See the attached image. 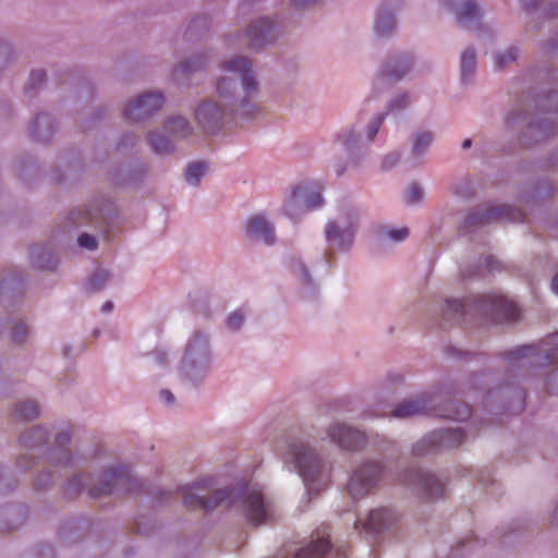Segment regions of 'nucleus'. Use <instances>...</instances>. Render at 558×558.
<instances>
[{"mask_svg":"<svg viewBox=\"0 0 558 558\" xmlns=\"http://www.w3.org/2000/svg\"><path fill=\"white\" fill-rule=\"evenodd\" d=\"M546 352L545 360L553 362L558 357V332L546 339L542 345H522L505 354L509 362H517L524 357H531Z\"/></svg>","mask_w":558,"mask_h":558,"instance_id":"nucleus-7","label":"nucleus"},{"mask_svg":"<svg viewBox=\"0 0 558 558\" xmlns=\"http://www.w3.org/2000/svg\"><path fill=\"white\" fill-rule=\"evenodd\" d=\"M395 27V19L391 14L388 13H379L375 24V32L378 35H387Z\"/></svg>","mask_w":558,"mask_h":558,"instance_id":"nucleus-24","label":"nucleus"},{"mask_svg":"<svg viewBox=\"0 0 558 558\" xmlns=\"http://www.w3.org/2000/svg\"><path fill=\"white\" fill-rule=\"evenodd\" d=\"M77 241L81 247L87 250H95L97 247V240L87 233L81 234Z\"/></svg>","mask_w":558,"mask_h":558,"instance_id":"nucleus-35","label":"nucleus"},{"mask_svg":"<svg viewBox=\"0 0 558 558\" xmlns=\"http://www.w3.org/2000/svg\"><path fill=\"white\" fill-rule=\"evenodd\" d=\"M275 451L286 464H291L302 476L308 493L316 490V482L327 486V476L322 472V464L317 456L300 437L287 436L278 440Z\"/></svg>","mask_w":558,"mask_h":558,"instance_id":"nucleus-2","label":"nucleus"},{"mask_svg":"<svg viewBox=\"0 0 558 558\" xmlns=\"http://www.w3.org/2000/svg\"><path fill=\"white\" fill-rule=\"evenodd\" d=\"M329 437L331 442L348 450L360 449L366 441L363 433L338 424L330 427Z\"/></svg>","mask_w":558,"mask_h":558,"instance_id":"nucleus-8","label":"nucleus"},{"mask_svg":"<svg viewBox=\"0 0 558 558\" xmlns=\"http://www.w3.org/2000/svg\"><path fill=\"white\" fill-rule=\"evenodd\" d=\"M422 197H423V191L416 184L410 185L404 195V199L408 204L417 203Z\"/></svg>","mask_w":558,"mask_h":558,"instance_id":"nucleus-30","label":"nucleus"},{"mask_svg":"<svg viewBox=\"0 0 558 558\" xmlns=\"http://www.w3.org/2000/svg\"><path fill=\"white\" fill-rule=\"evenodd\" d=\"M108 278V275L106 272H99L95 275L90 281H89V288L90 290H99L105 284L106 280Z\"/></svg>","mask_w":558,"mask_h":558,"instance_id":"nucleus-36","label":"nucleus"},{"mask_svg":"<svg viewBox=\"0 0 558 558\" xmlns=\"http://www.w3.org/2000/svg\"><path fill=\"white\" fill-rule=\"evenodd\" d=\"M480 16H481V13H480L477 5L471 0L464 1L461 4V8L458 12V20L461 23H464V22H468L471 20H476Z\"/></svg>","mask_w":558,"mask_h":558,"instance_id":"nucleus-23","label":"nucleus"},{"mask_svg":"<svg viewBox=\"0 0 558 558\" xmlns=\"http://www.w3.org/2000/svg\"><path fill=\"white\" fill-rule=\"evenodd\" d=\"M304 278L306 279L307 278V271L304 270Z\"/></svg>","mask_w":558,"mask_h":558,"instance_id":"nucleus-51","label":"nucleus"},{"mask_svg":"<svg viewBox=\"0 0 558 558\" xmlns=\"http://www.w3.org/2000/svg\"><path fill=\"white\" fill-rule=\"evenodd\" d=\"M400 159L399 154L387 155L383 160L384 168H390L396 165Z\"/></svg>","mask_w":558,"mask_h":558,"instance_id":"nucleus-41","label":"nucleus"},{"mask_svg":"<svg viewBox=\"0 0 558 558\" xmlns=\"http://www.w3.org/2000/svg\"><path fill=\"white\" fill-rule=\"evenodd\" d=\"M113 307L112 302L108 301L102 305V312H110Z\"/></svg>","mask_w":558,"mask_h":558,"instance_id":"nucleus-46","label":"nucleus"},{"mask_svg":"<svg viewBox=\"0 0 558 558\" xmlns=\"http://www.w3.org/2000/svg\"><path fill=\"white\" fill-rule=\"evenodd\" d=\"M165 131L167 136L153 133L149 137L151 148L157 154H168L173 149L171 138L186 136L190 133L187 121L182 117L171 118L166 122Z\"/></svg>","mask_w":558,"mask_h":558,"instance_id":"nucleus-5","label":"nucleus"},{"mask_svg":"<svg viewBox=\"0 0 558 558\" xmlns=\"http://www.w3.org/2000/svg\"><path fill=\"white\" fill-rule=\"evenodd\" d=\"M161 397H162V398H163L168 403H171V402H173V400H174V397H173L172 392H171V391H169V390H162V391H161Z\"/></svg>","mask_w":558,"mask_h":558,"instance_id":"nucleus-44","label":"nucleus"},{"mask_svg":"<svg viewBox=\"0 0 558 558\" xmlns=\"http://www.w3.org/2000/svg\"><path fill=\"white\" fill-rule=\"evenodd\" d=\"M388 236L393 241H401L408 236V229L400 228V229L390 230L388 232Z\"/></svg>","mask_w":558,"mask_h":558,"instance_id":"nucleus-39","label":"nucleus"},{"mask_svg":"<svg viewBox=\"0 0 558 558\" xmlns=\"http://www.w3.org/2000/svg\"><path fill=\"white\" fill-rule=\"evenodd\" d=\"M46 74L44 71H33L29 76L28 84L26 86L27 89H34L36 86L43 84L45 82Z\"/></svg>","mask_w":558,"mask_h":558,"instance_id":"nucleus-32","label":"nucleus"},{"mask_svg":"<svg viewBox=\"0 0 558 558\" xmlns=\"http://www.w3.org/2000/svg\"><path fill=\"white\" fill-rule=\"evenodd\" d=\"M26 335V326L21 324L14 328L13 337L16 341L21 342Z\"/></svg>","mask_w":558,"mask_h":558,"instance_id":"nucleus-42","label":"nucleus"},{"mask_svg":"<svg viewBox=\"0 0 558 558\" xmlns=\"http://www.w3.org/2000/svg\"><path fill=\"white\" fill-rule=\"evenodd\" d=\"M252 63L246 58H236L225 63L223 70L230 76L221 77L217 83V92L221 97L229 96L230 92L238 86V81L241 82L243 90V98L239 106L242 109V114H250L251 112L245 108L250 105L251 99L257 93V82L252 73Z\"/></svg>","mask_w":558,"mask_h":558,"instance_id":"nucleus-3","label":"nucleus"},{"mask_svg":"<svg viewBox=\"0 0 558 558\" xmlns=\"http://www.w3.org/2000/svg\"><path fill=\"white\" fill-rule=\"evenodd\" d=\"M71 437H70V434L69 433H61L57 436V439L56 441L58 442V445H64V444H68L70 441Z\"/></svg>","mask_w":558,"mask_h":558,"instance_id":"nucleus-43","label":"nucleus"},{"mask_svg":"<svg viewBox=\"0 0 558 558\" xmlns=\"http://www.w3.org/2000/svg\"><path fill=\"white\" fill-rule=\"evenodd\" d=\"M475 69V52L473 49H466L461 56V74L462 78L472 74Z\"/></svg>","mask_w":558,"mask_h":558,"instance_id":"nucleus-26","label":"nucleus"},{"mask_svg":"<svg viewBox=\"0 0 558 558\" xmlns=\"http://www.w3.org/2000/svg\"><path fill=\"white\" fill-rule=\"evenodd\" d=\"M384 119H385V116L384 114H379V116L376 117V119L369 125V130H368V140L369 141H374V138H375L379 128L381 126V124L384 122Z\"/></svg>","mask_w":558,"mask_h":558,"instance_id":"nucleus-37","label":"nucleus"},{"mask_svg":"<svg viewBox=\"0 0 558 558\" xmlns=\"http://www.w3.org/2000/svg\"><path fill=\"white\" fill-rule=\"evenodd\" d=\"M409 63L388 65L384 72V75L390 80H399L409 71Z\"/></svg>","mask_w":558,"mask_h":558,"instance_id":"nucleus-28","label":"nucleus"},{"mask_svg":"<svg viewBox=\"0 0 558 558\" xmlns=\"http://www.w3.org/2000/svg\"><path fill=\"white\" fill-rule=\"evenodd\" d=\"M432 442H437L442 448H451L461 445L465 439V434L461 428H446L433 433Z\"/></svg>","mask_w":558,"mask_h":558,"instance_id":"nucleus-17","label":"nucleus"},{"mask_svg":"<svg viewBox=\"0 0 558 558\" xmlns=\"http://www.w3.org/2000/svg\"><path fill=\"white\" fill-rule=\"evenodd\" d=\"M472 144V141L470 138H466L463 144H462V147L465 149V148H469Z\"/></svg>","mask_w":558,"mask_h":558,"instance_id":"nucleus-48","label":"nucleus"},{"mask_svg":"<svg viewBox=\"0 0 558 558\" xmlns=\"http://www.w3.org/2000/svg\"><path fill=\"white\" fill-rule=\"evenodd\" d=\"M206 172V165L199 161L192 162L189 165L185 171V180L190 184H197L199 179Z\"/></svg>","mask_w":558,"mask_h":558,"instance_id":"nucleus-25","label":"nucleus"},{"mask_svg":"<svg viewBox=\"0 0 558 558\" xmlns=\"http://www.w3.org/2000/svg\"><path fill=\"white\" fill-rule=\"evenodd\" d=\"M415 480L421 489L430 498H439L444 496V486L437 477L430 474L416 473Z\"/></svg>","mask_w":558,"mask_h":558,"instance_id":"nucleus-19","label":"nucleus"},{"mask_svg":"<svg viewBox=\"0 0 558 558\" xmlns=\"http://www.w3.org/2000/svg\"><path fill=\"white\" fill-rule=\"evenodd\" d=\"M333 555L337 556V558H344L345 554H340V550H333L330 545L329 541L325 536H317L316 539L311 541L305 547L301 548L296 554L294 558H324L325 556L327 558H332Z\"/></svg>","mask_w":558,"mask_h":558,"instance_id":"nucleus-10","label":"nucleus"},{"mask_svg":"<svg viewBox=\"0 0 558 558\" xmlns=\"http://www.w3.org/2000/svg\"><path fill=\"white\" fill-rule=\"evenodd\" d=\"M517 59V50L513 48L508 49L505 53L496 57V68L502 69L508 62Z\"/></svg>","mask_w":558,"mask_h":558,"instance_id":"nucleus-31","label":"nucleus"},{"mask_svg":"<svg viewBox=\"0 0 558 558\" xmlns=\"http://www.w3.org/2000/svg\"><path fill=\"white\" fill-rule=\"evenodd\" d=\"M466 304L461 300H448L447 308L453 313L464 312Z\"/></svg>","mask_w":558,"mask_h":558,"instance_id":"nucleus-38","label":"nucleus"},{"mask_svg":"<svg viewBox=\"0 0 558 558\" xmlns=\"http://www.w3.org/2000/svg\"><path fill=\"white\" fill-rule=\"evenodd\" d=\"M450 411L447 413L439 414L440 416H444L449 420L453 421H463L466 420L471 415V409L469 405L460 402H451L450 404Z\"/></svg>","mask_w":558,"mask_h":558,"instance_id":"nucleus-22","label":"nucleus"},{"mask_svg":"<svg viewBox=\"0 0 558 558\" xmlns=\"http://www.w3.org/2000/svg\"><path fill=\"white\" fill-rule=\"evenodd\" d=\"M323 204V197L319 192H310L307 186H296L290 195L289 204L286 207V213L292 216V209L295 206H301L304 210L317 208Z\"/></svg>","mask_w":558,"mask_h":558,"instance_id":"nucleus-9","label":"nucleus"},{"mask_svg":"<svg viewBox=\"0 0 558 558\" xmlns=\"http://www.w3.org/2000/svg\"><path fill=\"white\" fill-rule=\"evenodd\" d=\"M222 117L223 110L215 102H203L196 110L198 123L208 132H214Z\"/></svg>","mask_w":558,"mask_h":558,"instance_id":"nucleus-14","label":"nucleus"},{"mask_svg":"<svg viewBox=\"0 0 558 558\" xmlns=\"http://www.w3.org/2000/svg\"><path fill=\"white\" fill-rule=\"evenodd\" d=\"M162 104L163 97L159 93L142 95L125 108L124 117L132 122L143 120L159 110Z\"/></svg>","mask_w":558,"mask_h":558,"instance_id":"nucleus-6","label":"nucleus"},{"mask_svg":"<svg viewBox=\"0 0 558 558\" xmlns=\"http://www.w3.org/2000/svg\"><path fill=\"white\" fill-rule=\"evenodd\" d=\"M39 408L34 401H24L16 404L15 416L20 420L31 421L38 416Z\"/></svg>","mask_w":558,"mask_h":558,"instance_id":"nucleus-21","label":"nucleus"},{"mask_svg":"<svg viewBox=\"0 0 558 558\" xmlns=\"http://www.w3.org/2000/svg\"><path fill=\"white\" fill-rule=\"evenodd\" d=\"M110 481L105 482L100 487H97L93 490V496H100L105 494H110L114 485H117L120 481V474L117 471H112L109 474Z\"/></svg>","mask_w":558,"mask_h":558,"instance_id":"nucleus-27","label":"nucleus"},{"mask_svg":"<svg viewBox=\"0 0 558 558\" xmlns=\"http://www.w3.org/2000/svg\"><path fill=\"white\" fill-rule=\"evenodd\" d=\"M424 404L420 400L403 401L398 404L393 411V416L399 418L410 417L422 413Z\"/></svg>","mask_w":558,"mask_h":558,"instance_id":"nucleus-20","label":"nucleus"},{"mask_svg":"<svg viewBox=\"0 0 558 558\" xmlns=\"http://www.w3.org/2000/svg\"><path fill=\"white\" fill-rule=\"evenodd\" d=\"M272 31L274 24L268 19L256 21L245 33L247 45L254 49L260 48L264 44L269 41Z\"/></svg>","mask_w":558,"mask_h":558,"instance_id":"nucleus-12","label":"nucleus"},{"mask_svg":"<svg viewBox=\"0 0 558 558\" xmlns=\"http://www.w3.org/2000/svg\"><path fill=\"white\" fill-rule=\"evenodd\" d=\"M210 482L202 481L191 486L182 488L183 502L190 509H202L204 511L211 510L225 501L229 504L241 502L246 519L254 525L258 526L266 522L268 518V508L264 502L262 492L255 488H246L241 492L233 489H220L214 492L210 497L206 495L210 492Z\"/></svg>","mask_w":558,"mask_h":558,"instance_id":"nucleus-1","label":"nucleus"},{"mask_svg":"<svg viewBox=\"0 0 558 558\" xmlns=\"http://www.w3.org/2000/svg\"><path fill=\"white\" fill-rule=\"evenodd\" d=\"M487 301L489 303V308L497 315L501 316L505 320L510 322L519 317L520 311L518 306L501 294H490L487 296Z\"/></svg>","mask_w":558,"mask_h":558,"instance_id":"nucleus-15","label":"nucleus"},{"mask_svg":"<svg viewBox=\"0 0 558 558\" xmlns=\"http://www.w3.org/2000/svg\"><path fill=\"white\" fill-rule=\"evenodd\" d=\"M383 470L377 463H366L356 469L348 484L349 494L353 498L366 496L381 477Z\"/></svg>","mask_w":558,"mask_h":558,"instance_id":"nucleus-4","label":"nucleus"},{"mask_svg":"<svg viewBox=\"0 0 558 558\" xmlns=\"http://www.w3.org/2000/svg\"><path fill=\"white\" fill-rule=\"evenodd\" d=\"M395 521V515L388 509L380 508L369 512L368 519L363 522V527L369 532H379Z\"/></svg>","mask_w":558,"mask_h":558,"instance_id":"nucleus-18","label":"nucleus"},{"mask_svg":"<svg viewBox=\"0 0 558 558\" xmlns=\"http://www.w3.org/2000/svg\"><path fill=\"white\" fill-rule=\"evenodd\" d=\"M524 219L523 213L520 209L510 206H497L487 209L480 218H476V222L489 223L494 221H522Z\"/></svg>","mask_w":558,"mask_h":558,"instance_id":"nucleus-13","label":"nucleus"},{"mask_svg":"<svg viewBox=\"0 0 558 558\" xmlns=\"http://www.w3.org/2000/svg\"><path fill=\"white\" fill-rule=\"evenodd\" d=\"M245 232L248 238L260 239L266 244H272L275 242L274 228L262 215H254L247 219Z\"/></svg>","mask_w":558,"mask_h":558,"instance_id":"nucleus-11","label":"nucleus"},{"mask_svg":"<svg viewBox=\"0 0 558 558\" xmlns=\"http://www.w3.org/2000/svg\"><path fill=\"white\" fill-rule=\"evenodd\" d=\"M354 227L352 223L347 228H340L336 222L330 221L326 228V239L339 248L349 246L353 241Z\"/></svg>","mask_w":558,"mask_h":558,"instance_id":"nucleus-16","label":"nucleus"},{"mask_svg":"<svg viewBox=\"0 0 558 558\" xmlns=\"http://www.w3.org/2000/svg\"><path fill=\"white\" fill-rule=\"evenodd\" d=\"M551 289L558 295V274L551 280Z\"/></svg>","mask_w":558,"mask_h":558,"instance_id":"nucleus-45","label":"nucleus"},{"mask_svg":"<svg viewBox=\"0 0 558 558\" xmlns=\"http://www.w3.org/2000/svg\"><path fill=\"white\" fill-rule=\"evenodd\" d=\"M316 0H295L296 5H305L315 2Z\"/></svg>","mask_w":558,"mask_h":558,"instance_id":"nucleus-47","label":"nucleus"},{"mask_svg":"<svg viewBox=\"0 0 558 558\" xmlns=\"http://www.w3.org/2000/svg\"><path fill=\"white\" fill-rule=\"evenodd\" d=\"M204 61L202 58H197L195 60H189L181 64L180 71L183 73H189L191 71L198 70L203 66Z\"/></svg>","mask_w":558,"mask_h":558,"instance_id":"nucleus-33","label":"nucleus"},{"mask_svg":"<svg viewBox=\"0 0 558 558\" xmlns=\"http://www.w3.org/2000/svg\"><path fill=\"white\" fill-rule=\"evenodd\" d=\"M243 315L240 312H233L227 319L228 328L231 330H236L243 324Z\"/></svg>","mask_w":558,"mask_h":558,"instance_id":"nucleus-34","label":"nucleus"},{"mask_svg":"<svg viewBox=\"0 0 558 558\" xmlns=\"http://www.w3.org/2000/svg\"><path fill=\"white\" fill-rule=\"evenodd\" d=\"M432 134L428 132H422L417 134L414 144H413V153L421 154L424 149L430 144Z\"/></svg>","mask_w":558,"mask_h":558,"instance_id":"nucleus-29","label":"nucleus"},{"mask_svg":"<svg viewBox=\"0 0 558 558\" xmlns=\"http://www.w3.org/2000/svg\"><path fill=\"white\" fill-rule=\"evenodd\" d=\"M408 105V97L405 95H400L396 99H393L390 104L391 110L393 109H402Z\"/></svg>","mask_w":558,"mask_h":558,"instance_id":"nucleus-40","label":"nucleus"},{"mask_svg":"<svg viewBox=\"0 0 558 558\" xmlns=\"http://www.w3.org/2000/svg\"><path fill=\"white\" fill-rule=\"evenodd\" d=\"M353 135H354V134H353V133H351V134L348 136V138H347V140H344V144H345V145H349V144H350V142H351V137H352Z\"/></svg>","mask_w":558,"mask_h":558,"instance_id":"nucleus-50","label":"nucleus"},{"mask_svg":"<svg viewBox=\"0 0 558 558\" xmlns=\"http://www.w3.org/2000/svg\"><path fill=\"white\" fill-rule=\"evenodd\" d=\"M34 433H35V434H38L39 440H41V437H43V435H44V432H43L40 428H36V429L34 430Z\"/></svg>","mask_w":558,"mask_h":558,"instance_id":"nucleus-49","label":"nucleus"}]
</instances>
